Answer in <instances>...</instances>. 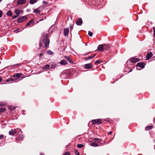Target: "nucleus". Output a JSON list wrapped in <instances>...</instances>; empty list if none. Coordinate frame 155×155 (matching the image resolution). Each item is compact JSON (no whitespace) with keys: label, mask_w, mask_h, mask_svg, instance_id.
<instances>
[{"label":"nucleus","mask_w":155,"mask_h":155,"mask_svg":"<svg viewBox=\"0 0 155 155\" xmlns=\"http://www.w3.org/2000/svg\"><path fill=\"white\" fill-rule=\"evenodd\" d=\"M18 16L17 15H14V16H13L12 17V19H15Z\"/></svg>","instance_id":"obj_35"},{"label":"nucleus","mask_w":155,"mask_h":155,"mask_svg":"<svg viewBox=\"0 0 155 155\" xmlns=\"http://www.w3.org/2000/svg\"><path fill=\"white\" fill-rule=\"evenodd\" d=\"M97 51H102L104 50V48L103 45H99L97 48Z\"/></svg>","instance_id":"obj_9"},{"label":"nucleus","mask_w":155,"mask_h":155,"mask_svg":"<svg viewBox=\"0 0 155 155\" xmlns=\"http://www.w3.org/2000/svg\"><path fill=\"white\" fill-rule=\"evenodd\" d=\"M132 71V70H130V71H129L128 73H129V72H131V71Z\"/></svg>","instance_id":"obj_55"},{"label":"nucleus","mask_w":155,"mask_h":155,"mask_svg":"<svg viewBox=\"0 0 155 155\" xmlns=\"http://www.w3.org/2000/svg\"><path fill=\"white\" fill-rule=\"evenodd\" d=\"M6 110L5 108H1L0 109V113H3Z\"/></svg>","instance_id":"obj_26"},{"label":"nucleus","mask_w":155,"mask_h":155,"mask_svg":"<svg viewBox=\"0 0 155 155\" xmlns=\"http://www.w3.org/2000/svg\"><path fill=\"white\" fill-rule=\"evenodd\" d=\"M12 81V80H11V79H10V80H9V79H7V80H6V81L7 82H9V81Z\"/></svg>","instance_id":"obj_41"},{"label":"nucleus","mask_w":155,"mask_h":155,"mask_svg":"<svg viewBox=\"0 0 155 155\" xmlns=\"http://www.w3.org/2000/svg\"><path fill=\"white\" fill-rule=\"evenodd\" d=\"M101 61L99 60H97L95 62V64L96 65L100 63Z\"/></svg>","instance_id":"obj_28"},{"label":"nucleus","mask_w":155,"mask_h":155,"mask_svg":"<svg viewBox=\"0 0 155 155\" xmlns=\"http://www.w3.org/2000/svg\"><path fill=\"white\" fill-rule=\"evenodd\" d=\"M153 55L152 54L151 52H148L146 56V59H149L153 56Z\"/></svg>","instance_id":"obj_14"},{"label":"nucleus","mask_w":155,"mask_h":155,"mask_svg":"<svg viewBox=\"0 0 155 155\" xmlns=\"http://www.w3.org/2000/svg\"><path fill=\"white\" fill-rule=\"evenodd\" d=\"M46 6L44 5H42V6H41L39 7L37 9H35L34 11L33 12L35 13H38L40 12V11L39 10V9L42 8H43L45 7Z\"/></svg>","instance_id":"obj_8"},{"label":"nucleus","mask_w":155,"mask_h":155,"mask_svg":"<svg viewBox=\"0 0 155 155\" xmlns=\"http://www.w3.org/2000/svg\"><path fill=\"white\" fill-rule=\"evenodd\" d=\"M69 30L68 29H64V35L65 36H68L69 33Z\"/></svg>","instance_id":"obj_16"},{"label":"nucleus","mask_w":155,"mask_h":155,"mask_svg":"<svg viewBox=\"0 0 155 155\" xmlns=\"http://www.w3.org/2000/svg\"><path fill=\"white\" fill-rule=\"evenodd\" d=\"M90 52H88V53H86V54H83V55L84 56H85L87 55L88 54H90Z\"/></svg>","instance_id":"obj_43"},{"label":"nucleus","mask_w":155,"mask_h":155,"mask_svg":"<svg viewBox=\"0 0 155 155\" xmlns=\"http://www.w3.org/2000/svg\"><path fill=\"white\" fill-rule=\"evenodd\" d=\"M2 78L0 77V82H2Z\"/></svg>","instance_id":"obj_49"},{"label":"nucleus","mask_w":155,"mask_h":155,"mask_svg":"<svg viewBox=\"0 0 155 155\" xmlns=\"http://www.w3.org/2000/svg\"><path fill=\"white\" fill-rule=\"evenodd\" d=\"M22 132L21 130L19 129H16L14 130H12L9 132V134L10 135H12L13 136L14 134H16V135H18L19 136H18V140H22L23 139V135H22Z\"/></svg>","instance_id":"obj_1"},{"label":"nucleus","mask_w":155,"mask_h":155,"mask_svg":"<svg viewBox=\"0 0 155 155\" xmlns=\"http://www.w3.org/2000/svg\"><path fill=\"white\" fill-rule=\"evenodd\" d=\"M152 126H147L146 127L145 129L146 130H148L152 129Z\"/></svg>","instance_id":"obj_24"},{"label":"nucleus","mask_w":155,"mask_h":155,"mask_svg":"<svg viewBox=\"0 0 155 155\" xmlns=\"http://www.w3.org/2000/svg\"><path fill=\"white\" fill-rule=\"evenodd\" d=\"M34 23V22L33 21L31 20L27 23L26 26H31L33 25Z\"/></svg>","instance_id":"obj_19"},{"label":"nucleus","mask_w":155,"mask_h":155,"mask_svg":"<svg viewBox=\"0 0 155 155\" xmlns=\"http://www.w3.org/2000/svg\"><path fill=\"white\" fill-rule=\"evenodd\" d=\"M24 78V75L20 73H16L11 78V80L14 82H16Z\"/></svg>","instance_id":"obj_3"},{"label":"nucleus","mask_w":155,"mask_h":155,"mask_svg":"<svg viewBox=\"0 0 155 155\" xmlns=\"http://www.w3.org/2000/svg\"><path fill=\"white\" fill-rule=\"evenodd\" d=\"M104 50H106L107 51H109L110 48V45H104Z\"/></svg>","instance_id":"obj_18"},{"label":"nucleus","mask_w":155,"mask_h":155,"mask_svg":"<svg viewBox=\"0 0 155 155\" xmlns=\"http://www.w3.org/2000/svg\"><path fill=\"white\" fill-rule=\"evenodd\" d=\"M47 53L48 54L50 55H51L53 54V53L51 50H48L47 51Z\"/></svg>","instance_id":"obj_25"},{"label":"nucleus","mask_w":155,"mask_h":155,"mask_svg":"<svg viewBox=\"0 0 155 155\" xmlns=\"http://www.w3.org/2000/svg\"><path fill=\"white\" fill-rule=\"evenodd\" d=\"M4 137V135L2 134L0 135V139H2Z\"/></svg>","instance_id":"obj_39"},{"label":"nucleus","mask_w":155,"mask_h":155,"mask_svg":"<svg viewBox=\"0 0 155 155\" xmlns=\"http://www.w3.org/2000/svg\"><path fill=\"white\" fill-rule=\"evenodd\" d=\"M64 58H66L70 64H72L73 63V61L68 56H65Z\"/></svg>","instance_id":"obj_17"},{"label":"nucleus","mask_w":155,"mask_h":155,"mask_svg":"<svg viewBox=\"0 0 155 155\" xmlns=\"http://www.w3.org/2000/svg\"><path fill=\"white\" fill-rule=\"evenodd\" d=\"M93 34V33L91 32L90 31H89L88 32V35L90 37H92V36Z\"/></svg>","instance_id":"obj_29"},{"label":"nucleus","mask_w":155,"mask_h":155,"mask_svg":"<svg viewBox=\"0 0 155 155\" xmlns=\"http://www.w3.org/2000/svg\"><path fill=\"white\" fill-rule=\"evenodd\" d=\"M63 155H70V154L69 152H66L64 153L63 154Z\"/></svg>","instance_id":"obj_33"},{"label":"nucleus","mask_w":155,"mask_h":155,"mask_svg":"<svg viewBox=\"0 0 155 155\" xmlns=\"http://www.w3.org/2000/svg\"><path fill=\"white\" fill-rule=\"evenodd\" d=\"M91 146L94 147H97L98 146V144L97 143H95L94 142H92L91 143Z\"/></svg>","instance_id":"obj_21"},{"label":"nucleus","mask_w":155,"mask_h":155,"mask_svg":"<svg viewBox=\"0 0 155 155\" xmlns=\"http://www.w3.org/2000/svg\"><path fill=\"white\" fill-rule=\"evenodd\" d=\"M91 59V57H90V56H89L88 57L85 58H84V59L85 60H89V59Z\"/></svg>","instance_id":"obj_31"},{"label":"nucleus","mask_w":155,"mask_h":155,"mask_svg":"<svg viewBox=\"0 0 155 155\" xmlns=\"http://www.w3.org/2000/svg\"><path fill=\"white\" fill-rule=\"evenodd\" d=\"M112 133V132L111 131H110V132H109L108 133V134L109 135H110V134L111 133Z\"/></svg>","instance_id":"obj_46"},{"label":"nucleus","mask_w":155,"mask_h":155,"mask_svg":"<svg viewBox=\"0 0 155 155\" xmlns=\"http://www.w3.org/2000/svg\"><path fill=\"white\" fill-rule=\"evenodd\" d=\"M129 60L132 63H136L140 61V59L139 58H136L135 57L131 58Z\"/></svg>","instance_id":"obj_5"},{"label":"nucleus","mask_w":155,"mask_h":155,"mask_svg":"<svg viewBox=\"0 0 155 155\" xmlns=\"http://www.w3.org/2000/svg\"><path fill=\"white\" fill-rule=\"evenodd\" d=\"M28 18V17L26 16H24L19 17L17 19V22L19 23H21L26 21Z\"/></svg>","instance_id":"obj_4"},{"label":"nucleus","mask_w":155,"mask_h":155,"mask_svg":"<svg viewBox=\"0 0 155 155\" xmlns=\"http://www.w3.org/2000/svg\"><path fill=\"white\" fill-rule=\"evenodd\" d=\"M94 140V141H97V140H98V141H97V143H100V142L99 141H100V140H99V139L98 138H94V140Z\"/></svg>","instance_id":"obj_32"},{"label":"nucleus","mask_w":155,"mask_h":155,"mask_svg":"<svg viewBox=\"0 0 155 155\" xmlns=\"http://www.w3.org/2000/svg\"><path fill=\"white\" fill-rule=\"evenodd\" d=\"M40 155H44V154L42 153H41Z\"/></svg>","instance_id":"obj_53"},{"label":"nucleus","mask_w":155,"mask_h":155,"mask_svg":"<svg viewBox=\"0 0 155 155\" xmlns=\"http://www.w3.org/2000/svg\"><path fill=\"white\" fill-rule=\"evenodd\" d=\"M2 12L1 10H0V18H1L2 17Z\"/></svg>","instance_id":"obj_36"},{"label":"nucleus","mask_w":155,"mask_h":155,"mask_svg":"<svg viewBox=\"0 0 155 155\" xmlns=\"http://www.w3.org/2000/svg\"><path fill=\"white\" fill-rule=\"evenodd\" d=\"M82 20L81 18H79L76 21V24L78 25H81L82 23Z\"/></svg>","instance_id":"obj_13"},{"label":"nucleus","mask_w":155,"mask_h":155,"mask_svg":"<svg viewBox=\"0 0 155 155\" xmlns=\"http://www.w3.org/2000/svg\"><path fill=\"white\" fill-rule=\"evenodd\" d=\"M5 104L3 102H0V106H3Z\"/></svg>","instance_id":"obj_34"},{"label":"nucleus","mask_w":155,"mask_h":155,"mask_svg":"<svg viewBox=\"0 0 155 155\" xmlns=\"http://www.w3.org/2000/svg\"><path fill=\"white\" fill-rule=\"evenodd\" d=\"M6 15L9 16H11L12 15V13L11 11H9L7 12Z\"/></svg>","instance_id":"obj_23"},{"label":"nucleus","mask_w":155,"mask_h":155,"mask_svg":"<svg viewBox=\"0 0 155 155\" xmlns=\"http://www.w3.org/2000/svg\"><path fill=\"white\" fill-rule=\"evenodd\" d=\"M95 55H96L95 54H93L92 56H90L91 57V59L92 58H94L95 56Z\"/></svg>","instance_id":"obj_38"},{"label":"nucleus","mask_w":155,"mask_h":155,"mask_svg":"<svg viewBox=\"0 0 155 155\" xmlns=\"http://www.w3.org/2000/svg\"><path fill=\"white\" fill-rule=\"evenodd\" d=\"M56 64H52L51 65L50 69L52 68L54 69L56 68Z\"/></svg>","instance_id":"obj_27"},{"label":"nucleus","mask_w":155,"mask_h":155,"mask_svg":"<svg viewBox=\"0 0 155 155\" xmlns=\"http://www.w3.org/2000/svg\"><path fill=\"white\" fill-rule=\"evenodd\" d=\"M24 112V111L23 110H22V114H23L24 115H25V114H24V113H23V112Z\"/></svg>","instance_id":"obj_54"},{"label":"nucleus","mask_w":155,"mask_h":155,"mask_svg":"<svg viewBox=\"0 0 155 155\" xmlns=\"http://www.w3.org/2000/svg\"><path fill=\"white\" fill-rule=\"evenodd\" d=\"M60 64L62 65H66L68 64V62L65 60H62L60 61Z\"/></svg>","instance_id":"obj_15"},{"label":"nucleus","mask_w":155,"mask_h":155,"mask_svg":"<svg viewBox=\"0 0 155 155\" xmlns=\"http://www.w3.org/2000/svg\"><path fill=\"white\" fill-rule=\"evenodd\" d=\"M83 146V145L82 144H78V147L79 148H81Z\"/></svg>","instance_id":"obj_30"},{"label":"nucleus","mask_w":155,"mask_h":155,"mask_svg":"<svg viewBox=\"0 0 155 155\" xmlns=\"http://www.w3.org/2000/svg\"><path fill=\"white\" fill-rule=\"evenodd\" d=\"M43 20H44V19H40V20H39V21H43Z\"/></svg>","instance_id":"obj_51"},{"label":"nucleus","mask_w":155,"mask_h":155,"mask_svg":"<svg viewBox=\"0 0 155 155\" xmlns=\"http://www.w3.org/2000/svg\"><path fill=\"white\" fill-rule=\"evenodd\" d=\"M43 3H45L46 4L47 3V2H45V1H43Z\"/></svg>","instance_id":"obj_42"},{"label":"nucleus","mask_w":155,"mask_h":155,"mask_svg":"<svg viewBox=\"0 0 155 155\" xmlns=\"http://www.w3.org/2000/svg\"><path fill=\"white\" fill-rule=\"evenodd\" d=\"M147 23H148V24H152V23H151V22H150V21H148V22H147Z\"/></svg>","instance_id":"obj_48"},{"label":"nucleus","mask_w":155,"mask_h":155,"mask_svg":"<svg viewBox=\"0 0 155 155\" xmlns=\"http://www.w3.org/2000/svg\"><path fill=\"white\" fill-rule=\"evenodd\" d=\"M65 74H61V78H62L63 76H65Z\"/></svg>","instance_id":"obj_44"},{"label":"nucleus","mask_w":155,"mask_h":155,"mask_svg":"<svg viewBox=\"0 0 155 155\" xmlns=\"http://www.w3.org/2000/svg\"><path fill=\"white\" fill-rule=\"evenodd\" d=\"M15 109V107H13L12 108H11V109L12 110H14Z\"/></svg>","instance_id":"obj_47"},{"label":"nucleus","mask_w":155,"mask_h":155,"mask_svg":"<svg viewBox=\"0 0 155 155\" xmlns=\"http://www.w3.org/2000/svg\"><path fill=\"white\" fill-rule=\"evenodd\" d=\"M137 70H139V69H138L137 68V67H140L142 68H144L145 67V64H144L142 62H139L137 64Z\"/></svg>","instance_id":"obj_7"},{"label":"nucleus","mask_w":155,"mask_h":155,"mask_svg":"<svg viewBox=\"0 0 155 155\" xmlns=\"http://www.w3.org/2000/svg\"><path fill=\"white\" fill-rule=\"evenodd\" d=\"M37 2V0H30L29 1V2L32 5L36 2Z\"/></svg>","instance_id":"obj_22"},{"label":"nucleus","mask_w":155,"mask_h":155,"mask_svg":"<svg viewBox=\"0 0 155 155\" xmlns=\"http://www.w3.org/2000/svg\"><path fill=\"white\" fill-rule=\"evenodd\" d=\"M92 122L93 124H102V122L100 119L93 120H92Z\"/></svg>","instance_id":"obj_6"},{"label":"nucleus","mask_w":155,"mask_h":155,"mask_svg":"<svg viewBox=\"0 0 155 155\" xmlns=\"http://www.w3.org/2000/svg\"><path fill=\"white\" fill-rule=\"evenodd\" d=\"M26 1V0H18L17 2V4L18 5H22L24 4Z\"/></svg>","instance_id":"obj_10"},{"label":"nucleus","mask_w":155,"mask_h":155,"mask_svg":"<svg viewBox=\"0 0 155 155\" xmlns=\"http://www.w3.org/2000/svg\"><path fill=\"white\" fill-rule=\"evenodd\" d=\"M153 32H154L153 35L154 36H155V27H153Z\"/></svg>","instance_id":"obj_37"},{"label":"nucleus","mask_w":155,"mask_h":155,"mask_svg":"<svg viewBox=\"0 0 155 155\" xmlns=\"http://www.w3.org/2000/svg\"><path fill=\"white\" fill-rule=\"evenodd\" d=\"M92 67V64L91 63L87 64L84 65V68L89 69Z\"/></svg>","instance_id":"obj_11"},{"label":"nucleus","mask_w":155,"mask_h":155,"mask_svg":"<svg viewBox=\"0 0 155 155\" xmlns=\"http://www.w3.org/2000/svg\"><path fill=\"white\" fill-rule=\"evenodd\" d=\"M76 155H79V152H78L76 154Z\"/></svg>","instance_id":"obj_50"},{"label":"nucleus","mask_w":155,"mask_h":155,"mask_svg":"<svg viewBox=\"0 0 155 155\" xmlns=\"http://www.w3.org/2000/svg\"><path fill=\"white\" fill-rule=\"evenodd\" d=\"M50 41L48 38L47 35L44 36L40 43V47H42L44 45L45 48H48L49 46Z\"/></svg>","instance_id":"obj_2"},{"label":"nucleus","mask_w":155,"mask_h":155,"mask_svg":"<svg viewBox=\"0 0 155 155\" xmlns=\"http://www.w3.org/2000/svg\"><path fill=\"white\" fill-rule=\"evenodd\" d=\"M43 54H44V52H42L41 53H40V54H39V56L40 57H41V56L43 55Z\"/></svg>","instance_id":"obj_40"},{"label":"nucleus","mask_w":155,"mask_h":155,"mask_svg":"<svg viewBox=\"0 0 155 155\" xmlns=\"http://www.w3.org/2000/svg\"><path fill=\"white\" fill-rule=\"evenodd\" d=\"M68 146H69L68 145H67L66 146V148H68Z\"/></svg>","instance_id":"obj_52"},{"label":"nucleus","mask_w":155,"mask_h":155,"mask_svg":"<svg viewBox=\"0 0 155 155\" xmlns=\"http://www.w3.org/2000/svg\"><path fill=\"white\" fill-rule=\"evenodd\" d=\"M15 12L16 15L19 16L20 14L23 13V11L21 10L15 9Z\"/></svg>","instance_id":"obj_12"},{"label":"nucleus","mask_w":155,"mask_h":155,"mask_svg":"<svg viewBox=\"0 0 155 155\" xmlns=\"http://www.w3.org/2000/svg\"><path fill=\"white\" fill-rule=\"evenodd\" d=\"M70 28L71 29L73 28V27H72V26L71 25H70Z\"/></svg>","instance_id":"obj_45"},{"label":"nucleus","mask_w":155,"mask_h":155,"mask_svg":"<svg viewBox=\"0 0 155 155\" xmlns=\"http://www.w3.org/2000/svg\"><path fill=\"white\" fill-rule=\"evenodd\" d=\"M2 1V0H0V2H1Z\"/></svg>","instance_id":"obj_56"},{"label":"nucleus","mask_w":155,"mask_h":155,"mask_svg":"<svg viewBox=\"0 0 155 155\" xmlns=\"http://www.w3.org/2000/svg\"><path fill=\"white\" fill-rule=\"evenodd\" d=\"M50 67V65L49 64H47L45 65V66H44L43 67L42 69L43 70H47V69H48Z\"/></svg>","instance_id":"obj_20"}]
</instances>
